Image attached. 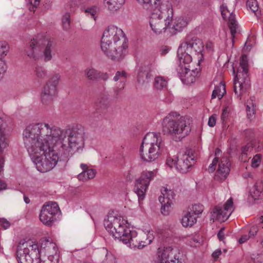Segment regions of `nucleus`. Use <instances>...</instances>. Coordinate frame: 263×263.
<instances>
[{
	"instance_id": "f257e3e1",
	"label": "nucleus",
	"mask_w": 263,
	"mask_h": 263,
	"mask_svg": "<svg viewBox=\"0 0 263 263\" xmlns=\"http://www.w3.org/2000/svg\"><path fill=\"white\" fill-rule=\"evenodd\" d=\"M45 127L46 123L30 124L23 132L25 147L30 156L36 157L34 162L41 172L51 170L57 164L59 156L62 157L51 134H43Z\"/></svg>"
},
{
	"instance_id": "f03ea898",
	"label": "nucleus",
	"mask_w": 263,
	"mask_h": 263,
	"mask_svg": "<svg viewBox=\"0 0 263 263\" xmlns=\"http://www.w3.org/2000/svg\"><path fill=\"white\" fill-rule=\"evenodd\" d=\"M43 129L45 136L51 134L53 141L62 153V157L67 158L84 146V130L83 128L62 130L60 127L46 123Z\"/></svg>"
},
{
	"instance_id": "7ed1b4c3",
	"label": "nucleus",
	"mask_w": 263,
	"mask_h": 263,
	"mask_svg": "<svg viewBox=\"0 0 263 263\" xmlns=\"http://www.w3.org/2000/svg\"><path fill=\"white\" fill-rule=\"evenodd\" d=\"M127 47V41L121 29L110 26L104 31L101 47L104 53L112 60H122Z\"/></svg>"
},
{
	"instance_id": "20e7f679",
	"label": "nucleus",
	"mask_w": 263,
	"mask_h": 263,
	"mask_svg": "<svg viewBox=\"0 0 263 263\" xmlns=\"http://www.w3.org/2000/svg\"><path fill=\"white\" fill-rule=\"evenodd\" d=\"M177 112H171L163 120L162 132L164 135L170 136L175 141H180L187 136L191 128L189 119Z\"/></svg>"
},
{
	"instance_id": "39448f33",
	"label": "nucleus",
	"mask_w": 263,
	"mask_h": 263,
	"mask_svg": "<svg viewBox=\"0 0 263 263\" xmlns=\"http://www.w3.org/2000/svg\"><path fill=\"white\" fill-rule=\"evenodd\" d=\"M53 42L48 40L43 34H39L29 42L26 48L27 56L34 61L43 58L47 62L52 59Z\"/></svg>"
},
{
	"instance_id": "423d86ee",
	"label": "nucleus",
	"mask_w": 263,
	"mask_h": 263,
	"mask_svg": "<svg viewBox=\"0 0 263 263\" xmlns=\"http://www.w3.org/2000/svg\"><path fill=\"white\" fill-rule=\"evenodd\" d=\"M163 146L160 134L147 133L140 147V158L146 162L156 161L160 157Z\"/></svg>"
},
{
	"instance_id": "0eeeda50",
	"label": "nucleus",
	"mask_w": 263,
	"mask_h": 263,
	"mask_svg": "<svg viewBox=\"0 0 263 263\" xmlns=\"http://www.w3.org/2000/svg\"><path fill=\"white\" fill-rule=\"evenodd\" d=\"M150 12L149 24L152 29L156 34L165 31L171 27V22L173 20V10L171 6L160 4L158 8L154 9Z\"/></svg>"
},
{
	"instance_id": "6e6552de",
	"label": "nucleus",
	"mask_w": 263,
	"mask_h": 263,
	"mask_svg": "<svg viewBox=\"0 0 263 263\" xmlns=\"http://www.w3.org/2000/svg\"><path fill=\"white\" fill-rule=\"evenodd\" d=\"M203 44L202 41L196 36L188 35L185 39V41L178 48L177 57L179 61L182 60L183 63H190L192 61L191 56L186 53L185 49L188 51L193 50L200 55V59L198 60V64L203 60Z\"/></svg>"
},
{
	"instance_id": "1a4fd4ad",
	"label": "nucleus",
	"mask_w": 263,
	"mask_h": 263,
	"mask_svg": "<svg viewBox=\"0 0 263 263\" xmlns=\"http://www.w3.org/2000/svg\"><path fill=\"white\" fill-rule=\"evenodd\" d=\"M16 258L18 263H41L40 252L37 244L30 241L20 242L17 247Z\"/></svg>"
},
{
	"instance_id": "9d476101",
	"label": "nucleus",
	"mask_w": 263,
	"mask_h": 263,
	"mask_svg": "<svg viewBox=\"0 0 263 263\" xmlns=\"http://www.w3.org/2000/svg\"><path fill=\"white\" fill-rule=\"evenodd\" d=\"M127 221L121 216L109 214L104 221L106 230L115 238L122 240L126 234L129 233V228L126 226Z\"/></svg>"
},
{
	"instance_id": "9b49d317",
	"label": "nucleus",
	"mask_w": 263,
	"mask_h": 263,
	"mask_svg": "<svg viewBox=\"0 0 263 263\" xmlns=\"http://www.w3.org/2000/svg\"><path fill=\"white\" fill-rule=\"evenodd\" d=\"M248 61L246 55H242L240 59L239 67L234 80V90L237 96L245 91L249 85L248 76Z\"/></svg>"
},
{
	"instance_id": "f8f14e48",
	"label": "nucleus",
	"mask_w": 263,
	"mask_h": 263,
	"mask_svg": "<svg viewBox=\"0 0 263 263\" xmlns=\"http://www.w3.org/2000/svg\"><path fill=\"white\" fill-rule=\"evenodd\" d=\"M61 80V76L55 73L51 76L45 85L41 93V99L44 105L50 104L57 93L58 86Z\"/></svg>"
},
{
	"instance_id": "ddd939ff",
	"label": "nucleus",
	"mask_w": 263,
	"mask_h": 263,
	"mask_svg": "<svg viewBox=\"0 0 263 263\" xmlns=\"http://www.w3.org/2000/svg\"><path fill=\"white\" fill-rule=\"evenodd\" d=\"M60 213L57 202H49L43 206L40 214V220L44 224L51 227L57 220L58 214Z\"/></svg>"
},
{
	"instance_id": "4468645a",
	"label": "nucleus",
	"mask_w": 263,
	"mask_h": 263,
	"mask_svg": "<svg viewBox=\"0 0 263 263\" xmlns=\"http://www.w3.org/2000/svg\"><path fill=\"white\" fill-rule=\"evenodd\" d=\"M155 171H144L140 177L136 180L135 191L139 200H142L145 195L146 189L151 180L156 175Z\"/></svg>"
},
{
	"instance_id": "2eb2a0df",
	"label": "nucleus",
	"mask_w": 263,
	"mask_h": 263,
	"mask_svg": "<svg viewBox=\"0 0 263 263\" xmlns=\"http://www.w3.org/2000/svg\"><path fill=\"white\" fill-rule=\"evenodd\" d=\"M189 63H183L182 60L179 61V64L177 68V73L181 81L187 85L193 83L199 72L198 69L190 70V66H187Z\"/></svg>"
},
{
	"instance_id": "dca6fc26",
	"label": "nucleus",
	"mask_w": 263,
	"mask_h": 263,
	"mask_svg": "<svg viewBox=\"0 0 263 263\" xmlns=\"http://www.w3.org/2000/svg\"><path fill=\"white\" fill-rule=\"evenodd\" d=\"M233 205V199L230 198L224 204L223 207L220 205L216 206L211 212V219L213 221L215 220L221 221H225L232 212Z\"/></svg>"
},
{
	"instance_id": "f3484780",
	"label": "nucleus",
	"mask_w": 263,
	"mask_h": 263,
	"mask_svg": "<svg viewBox=\"0 0 263 263\" xmlns=\"http://www.w3.org/2000/svg\"><path fill=\"white\" fill-rule=\"evenodd\" d=\"M194 156L191 150H186L181 155L176 162L177 170L182 173H186L195 163Z\"/></svg>"
},
{
	"instance_id": "a211bd4d",
	"label": "nucleus",
	"mask_w": 263,
	"mask_h": 263,
	"mask_svg": "<svg viewBox=\"0 0 263 263\" xmlns=\"http://www.w3.org/2000/svg\"><path fill=\"white\" fill-rule=\"evenodd\" d=\"M231 163L227 157H222L218 165V168L215 175V180L223 181L228 176L230 172Z\"/></svg>"
},
{
	"instance_id": "6ab92c4d",
	"label": "nucleus",
	"mask_w": 263,
	"mask_h": 263,
	"mask_svg": "<svg viewBox=\"0 0 263 263\" xmlns=\"http://www.w3.org/2000/svg\"><path fill=\"white\" fill-rule=\"evenodd\" d=\"M221 14L222 17L226 20L228 18L229 27L230 29L231 35L233 39L235 37V34L236 33V29L237 24L235 20V15L230 12L227 8V6L224 4H222L220 6Z\"/></svg>"
},
{
	"instance_id": "aec40b11",
	"label": "nucleus",
	"mask_w": 263,
	"mask_h": 263,
	"mask_svg": "<svg viewBox=\"0 0 263 263\" xmlns=\"http://www.w3.org/2000/svg\"><path fill=\"white\" fill-rule=\"evenodd\" d=\"M84 74L87 80L92 81H106L109 78V75L107 72L98 71L92 67H88L85 69L84 71Z\"/></svg>"
},
{
	"instance_id": "412c9836",
	"label": "nucleus",
	"mask_w": 263,
	"mask_h": 263,
	"mask_svg": "<svg viewBox=\"0 0 263 263\" xmlns=\"http://www.w3.org/2000/svg\"><path fill=\"white\" fill-rule=\"evenodd\" d=\"M158 257L160 263H181L176 258L172 248H164L162 251L158 252Z\"/></svg>"
},
{
	"instance_id": "4be33fe9",
	"label": "nucleus",
	"mask_w": 263,
	"mask_h": 263,
	"mask_svg": "<svg viewBox=\"0 0 263 263\" xmlns=\"http://www.w3.org/2000/svg\"><path fill=\"white\" fill-rule=\"evenodd\" d=\"M122 241L124 244L128 245L133 248L140 249V245L141 244L140 239V235H138L137 232L135 231L129 230V233L126 234L122 238Z\"/></svg>"
},
{
	"instance_id": "5701e85b",
	"label": "nucleus",
	"mask_w": 263,
	"mask_h": 263,
	"mask_svg": "<svg viewBox=\"0 0 263 263\" xmlns=\"http://www.w3.org/2000/svg\"><path fill=\"white\" fill-rule=\"evenodd\" d=\"M110 101L108 95L106 93L101 94L95 103L96 109L99 112H105L109 106Z\"/></svg>"
},
{
	"instance_id": "b1692460",
	"label": "nucleus",
	"mask_w": 263,
	"mask_h": 263,
	"mask_svg": "<svg viewBox=\"0 0 263 263\" xmlns=\"http://www.w3.org/2000/svg\"><path fill=\"white\" fill-rule=\"evenodd\" d=\"M99 257L102 263H116V258L111 252L105 248L99 252Z\"/></svg>"
},
{
	"instance_id": "393cba45",
	"label": "nucleus",
	"mask_w": 263,
	"mask_h": 263,
	"mask_svg": "<svg viewBox=\"0 0 263 263\" xmlns=\"http://www.w3.org/2000/svg\"><path fill=\"white\" fill-rule=\"evenodd\" d=\"M161 190L162 195L159 197V200L160 203L166 202V203H173L175 194L171 190H168L164 187Z\"/></svg>"
},
{
	"instance_id": "a878e982",
	"label": "nucleus",
	"mask_w": 263,
	"mask_h": 263,
	"mask_svg": "<svg viewBox=\"0 0 263 263\" xmlns=\"http://www.w3.org/2000/svg\"><path fill=\"white\" fill-rule=\"evenodd\" d=\"M142 5L143 7L148 11H152L154 9L158 8L160 6V0H137Z\"/></svg>"
},
{
	"instance_id": "bb28decb",
	"label": "nucleus",
	"mask_w": 263,
	"mask_h": 263,
	"mask_svg": "<svg viewBox=\"0 0 263 263\" xmlns=\"http://www.w3.org/2000/svg\"><path fill=\"white\" fill-rule=\"evenodd\" d=\"M197 221V216L193 215L191 212L187 211L183 216L181 223L183 227H192Z\"/></svg>"
},
{
	"instance_id": "cd10ccee",
	"label": "nucleus",
	"mask_w": 263,
	"mask_h": 263,
	"mask_svg": "<svg viewBox=\"0 0 263 263\" xmlns=\"http://www.w3.org/2000/svg\"><path fill=\"white\" fill-rule=\"evenodd\" d=\"M125 1V0H104L105 7L111 11L119 9Z\"/></svg>"
},
{
	"instance_id": "c85d7f7f",
	"label": "nucleus",
	"mask_w": 263,
	"mask_h": 263,
	"mask_svg": "<svg viewBox=\"0 0 263 263\" xmlns=\"http://www.w3.org/2000/svg\"><path fill=\"white\" fill-rule=\"evenodd\" d=\"M154 239L153 235L150 232L147 234L143 233L140 234V239L141 240V244L139 246L140 249H142L145 246L150 244Z\"/></svg>"
},
{
	"instance_id": "c756f323",
	"label": "nucleus",
	"mask_w": 263,
	"mask_h": 263,
	"mask_svg": "<svg viewBox=\"0 0 263 263\" xmlns=\"http://www.w3.org/2000/svg\"><path fill=\"white\" fill-rule=\"evenodd\" d=\"M154 86L157 90H162L167 86V81L161 76L156 77L155 79Z\"/></svg>"
},
{
	"instance_id": "7c9ffc66",
	"label": "nucleus",
	"mask_w": 263,
	"mask_h": 263,
	"mask_svg": "<svg viewBox=\"0 0 263 263\" xmlns=\"http://www.w3.org/2000/svg\"><path fill=\"white\" fill-rule=\"evenodd\" d=\"M225 92V85L222 84L221 82L220 86L215 87L214 90L213 91L212 99H215L217 97L220 100L223 97V94Z\"/></svg>"
},
{
	"instance_id": "2f4dec72",
	"label": "nucleus",
	"mask_w": 263,
	"mask_h": 263,
	"mask_svg": "<svg viewBox=\"0 0 263 263\" xmlns=\"http://www.w3.org/2000/svg\"><path fill=\"white\" fill-rule=\"evenodd\" d=\"M34 74L39 80H43L47 76V71L46 69L41 66H36L34 70Z\"/></svg>"
},
{
	"instance_id": "473e14b6",
	"label": "nucleus",
	"mask_w": 263,
	"mask_h": 263,
	"mask_svg": "<svg viewBox=\"0 0 263 263\" xmlns=\"http://www.w3.org/2000/svg\"><path fill=\"white\" fill-rule=\"evenodd\" d=\"M254 99V97H251L247 103L246 112L249 119H251L255 114V104L253 102Z\"/></svg>"
},
{
	"instance_id": "72a5a7b5",
	"label": "nucleus",
	"mask_w": 263,
	"mask_h": 263,
	"mask_svg": "<svg viewBox=\"0 0 263 263\" xmlns=\"http://www.w3.org/2000/svg\"><path fill=\"white\" fill-rule=\"evenodd\" d=\"M187 24V22L182 18H178L177 20H176L172 28L174 30L180 32L182 30V29L186 26ZM171 28V27H170Z\"/></svg>"
},
{
	"instance_id": "f704fd0d",
	"label": "nucleus",
	"mask_w": 263,
	"mask_h": 263,
	"mask_svg": "<svg viewBox=\"0 0 263 263\" xmlns=\"http://www.w3.org/2000/svg\"><path fill=\"white\" fill-rule=\"evenodd\" d=\"M189 209H190V211H188L191 212L194 216L201 214L204 210L203 206L199 203L192 205V207H189Z\"/></svg>"
},
{
	"instance_id": "c9c22d12",
	"label": "nucleus",
	"mask_w": 263,
	"mask_h": 263,
	"mask_svg": "<svg viewBox=\"0 0 263 263\" xmlns=\"http://www.w3.org/2000/svg\"><path fill=\"white\" fill-rule=\"evenodd\" d=\"M126 73L125 71H118L116 72L113 80L116 82L120 81L122 82H124L126 81Z\"/></svg>"
},
{
	"instance_id": "e433bc0d",
	"label": "nucleus",
	"mask_w": 263,
	"mask_h": 263,
	"mask_svg": "<svg viewBox=\"0 0 263 263\" xmlns=\"http://www.w3.org/2000/svg\"><path fill=\"white\" fill-rule=\"evenodd\" d=\"M70 14L68 13H65L62 18L63 27L64 30H68L70 28Z\"/></svg>"
},
{
	"instance_id": "4c0bfd02",
	"label": "nucleus",
	"mask_w": 263,
	"mask_h": 263,
	"mask_svg": "<svg viewBox=\"0 0 263 263\" xmlns=\"http://www.w3.org/2000/svg\"><path fill=\"white\" fill-rule=\"evenodd\" d=\"M9 49L7 43L0 42V57H4L7 55Z\"/></svg>"
},
{
	"instance_id": "58836bf2",
	"label": "nucleus",
	"mask_w": 263,
	"mask_h": 263,
	"mask_svg": "<svg viewBox=\"0 0 263 263\" xmlns=\"http://www.w3.org/2000/svg\"><path fill=\"white\" fill-rule=\"evenodd\" d=\"M2 121V119L0 118V152L7 146V143L5 142V138L1 127Z\"/></svg>"
},
{
	"instance_id": "ea45409f",
	"label": "nucleus",
	"mask_w": 263,
	"mask_h": 263,
	"mask_svg": "<svg viewBox=\"0 0 263 263\" xmlns=\"http://www.w3.org/2000/svg\"><path fill=\"white\" fill-rule=\"evenodd\" d=\"M247 6L253 12H255L258 10V5L256 0H248Z\"/></svg>"
},
{
	"instance_id": "a19ab883",
	"label": "nucleus",
	"mask_w": 263,
	"mask_h": 263,
	"mask_svg": "<svg viewBox=\"0 0 263 263\" xmlns=\"http://www.w3.org/2000/svg\"><path fill=\"white\" fill-rule=\"evenodd\" d=\"M161 213L163 215H167L170 212V209L172 203H166V202L161 203Z\"/></svg>"
},
{
	"instance_id": "79ce46f5",
	"label": "nucleus",
	"mask_w": 263,
	"mask_h": 263,
	"mask_svg": "<svg viewBox=\"0 0 263 263\" xmlns=\"http://www.w3.org/2000/svg\"><path fill=\"white\" fill-rule=\"evenodd\" d=\"M7 69V66L6 62L0 59V80L4 77Z\"/></svg>"
},
{
	"instance_id": "37998d69",
	"label": "nucleus",
	"mask_w": 263,
	"mask_h": 263,
	"mask_svg": "<svg viewBox=\"0 0 263 263\" xmlns=\"http://www.w3.org/2000/svg\"><path fill=\"white\" fill-rule=\"evenodd\" d=\"M260 156L259 154L256 155L252 160L251 165L253 167H258L260 163Z\"/></svg>"
},
{
	"instance_id": "c03bdc74",
	"label": "nucleus",
	"mask_w": 263,
	"mask_h": 263,
	"mask_svg": "<svg viewBox=\"0 0 263 263\" xmlns=\"http://www.w3.org/2000/svg\"><path fill=\"white\" fill-rule=\"evenodd\" d=\"M254 263H263V253L257 254V255H253L252 257Z\"/></svg>"
},
{
	"instance_id": "a18cd8bd",
	"label": "nucleus",
	"mask_w": 263,
	"mask_h": 263,
	"mask_svg": "<svg viewBox=\"0 0 263 263\" xmlns=\"http://www.w3.org/2000/svg\"><path fill=\"white\" fill-rule=\"evenodd\" d=\"M258 231V227L256 226H252L249 231V234L248 235L250 238L254 237L256 234H257V232Z\"/></svg>"
},
{
	"instance_id": "49530a36",
	"label": "nucleus",
	"mask_w": 263,
	"mask_h": 263,
	"mask_svg": "<svg viewBox=\"0 0 263 263\" xmlns=\"http://www.w3.org/2000/svg\"><path fill=\"white\" fill-rule=\"evenodd\" d=\"M229 115V111L228 110V108L226 107L222 110V112L221 115V120L222 121V123L223 124L226 122V119L228 118Z\"/></svg>"
},
{
	"instance_id": "de8ad7c7",
	"label": "nucleus",
	"mask_w": 263,
	"mask_h": 263,
	"mask_svg": "<svg viewBox=\"0 0 263 263\" xmlns=\"http://www.w3.org/2000/svg\"><path fill=\"white\" fill-rule=\"evenodd\" d=\"M87 171V176L86 177L88 178V180L93 178L96 174V171L92 168L88 169Z\"/></svg>"
},
{
	"instance_id": "09e8293b",
	"label": "nucleus",
	"mask_w": 263,
	"mask_h": 263,
	"mask_svg": "<svg viewBox=\"0 0 263 263\" xmlns=\"http://www.w3.org/2000/svg\"><path fill=\"white\" fill-rule=\"evenodd\" d=\"M141 75H144V77H145V78L147 79H149L151 76L150 73L148 72H147V71H139V73H138V81L139 83L141 82V80H140Z\"/></svg>"
},
{
	"instance_id": "8fccbe9b",
	"label": "nucleus",
	"mask_w": 263,
	"mask_h": 263,
	"mask_svg": "<svg viewBox=\"0 0 263 263\" xmlns=\"http://www.w3.org/2000/svg\"><path fill=\"white\" fill-rule=\"evenodd\" d=\"M0 225L5 229L8 228L10 226V222L5 218H0Z\"/></svg>"
},
{
	"instance_id": "3c124183",
	"label": "nucleus",
	"mask_w": 263,
	"mask_h": 263,
	"mask_svg": "<svg viewBox=\"0 0 263 263\" xmlns=\"http://www.w3.org/2000/svg\"><path fill=\"white\" fill-rule=\"evenodd\" d=\"M216 118L215 115H213L209 118L208 125L210 127H214L216 124Z\"/></svg>"
},
{
	"instance_id": "603ef678",
	"label": "nucleus",
	"mask_w": 263,
	"mask_h": 263,
	"mask_svg": "<svg viewBox=\"0 0 263 263\" xmlns=\"http://www.w3.org/2000/svg\"><path fill=\"white\" fill-rule=\"evenodd\" d=\"M253 190H254V193H253L254 194L253 195L252 194V196L253 198H254L255 199H256L257 198H258L261 192L258 189V187L256 184H255L254 185Z\"/></svg>"
},
{
	"instance_id": "864d4df0",
	"label": "nucleus",
	"mask_w": 263,
	"mask_h": 263,
	"mask_svg": "<svg viewBox=\"0 0 263 263\" xmlns=\"http://www.w3.org/2000/svg\"><path fill=\"white\" fill-rule=\"evenodd\" d=\"M224 228H221L220 230L219 231L218 234H217V237L219 240L220 241H223L224 238Z\"/></svg>"
},
{
	"instance_id": "5fc2aeb1",
	"label": "nucleus",
	"mask_w": 263,
	"mask_h": 263,
	"mask_svg": "<svg viewBox=\"0 0 263 263\" xmlns=\"http://www.w3.org/2000/svg\"><path fill=\"white\" fill-rule=\"evenodd\" d=\"M87 176V171H83L81 173H80L78 175V178L79 180L82 181H86L88 180V178L86 177Z\"/></svg>"
},
{
	"instance_id": "6e6d98bb",
	"label": "nucleus",
	"mask_w": 263,
	"mask_h": 263,
	"mask_svg": "<svg viewBox=\"0 0 263 263\" xmlns=\"http://www.w3.org/2000/svg\"><path fill=\"white\" fill-rule=\"evenodd\" d=\"M124 84H123V86L121 88L116 87L114 88V95L116 98H117L119 96L121 91L124 89Z\"/></svg>"
},
{
	"instance_id": "4d7b16f0",
	"label": "nucleus",
	"mask_w": 263,
	"mask_h": 263,
	"mask_svg": "<svg viewBox=\"0 0 263 263\" xmlns=\"http://www.w3.org/2000/svg\"><path fill=\"white\" fill-rule=\"evenodd\" d=\"M176 162H177V161L174 160L173 159H172L171 158H168L166 160V164L170 167H172L174 165L176 166Z\"/></svg>"
},
{
	"instance_id": "13d9d810",
	"label": "nucleus",
	"mask_w": 263,
	"mask_h": 263,
	"mask_svg": "<svg viewBox=\"0 0 263 263\" xmlns=\"http://www.w3.org/2000/svg\"><path fill=\"white\" fill-rule=\"evenodd\" d=\"M251 238L248 235H242L239 239V242L240 243H243L246 242L247 240Z\"/></svg>"
},
{
	"instance_id": "bf43d9fd",
	"label": "nucleus",
	"mask_w": 263,
	"mask_h": 263,
	"mask_svg": "<svg viewBox=\"0 0 263 263\" xmlns=\"http://www.w3.org/2000/svg\"><path fill=\"white\" fill-rule=\"evenodd\" d=\"M221 254V251L220 250H217L213 253L212 256L214 259H217Z\"/></svg>"
},
{
	"instance_id": "052dcab7",
	"label": "nucleus",
	"mask_w": 263,
	"mask_h": 263,
	"mask_svg": "<svg viewBox=\"0 0 263 263\" xmlns=\"http://www.w3.org/2000/svg\"><path fill=\"white\" fill-rule=\"evenodd\" d=\"M47 243H48V245H49V246H47L48 248V249L52 248L54 249L55 253H57L58 248L56 247L54 243H53L49 242V241H47Z\"/></svg>"
},
{
	"instance_id": "680f3d73",
	"label": "nucleus",
	"mask_w": 263,
	"mask_h": 263,
	"mask_svg": "<svg viewBox=\"0 0 263 263\" xmlns=\"http://www.w3.org/2000/svg\"><path fill=\"white\" fill-rule=\"evenodd\" d=\"M30 4L33 7H36L40 4V0H28Z\"/></svg>"
},
{
	"instance_id": "e2e57ef3",
	"label": "nucleus",
	"mask_w": 263,
	"mask_h": 263,
	"mask_svg": "<svg viewBox=\"0 0 263 263\" xmlns=\"http://www.w3.org/2000/svg\"><path fill=\"white\" fill-rule=\"evenodd\" d=\"M205 47L208 50H213V44L211 42H208L205 45Z\"/></svg>"
},
{
	"instance_id": "0e129e2a",
	"label": "nucleus",
	"mask_w": 263,
	"mask_h": 263,
	"mask_svg": "<svg viewBox=\"0 0 263 263\" xmlns=\"http://www.w3.org/2000/svg\"><path fill=\"white\" fill-rule=\"evenodd\" d=\"M6 187V184L4 182L0 180V191L5 189Z\"/></svg>"
},
{
	"instance_id": "69168bd1",
	"label": "nucleus",
	"mask_w": 263,
	"mask_h": 263,
	"mask_svg": "<svg viewBox=\"0 0 263 263\" xmlns=\"http://www.w3.org/2000/svg\"><path fill=\"white\" fill-rule=\"evenodd\" d=\"M216 169V166L214 165H213V164H211L209 166V172H214Z\"/></svg>"
},
{
	"instance_id": "338daca9",
	"label": "nucleus",
	"mask_w": 263,
	"mask_h": 263,
	"mask_svg": "<svg viewBox=\"0 0 263 263\" xmlns=\"http://www.w3.org/2000/svg\"><path fill=\"white\" fill-rule=\"evenodd\" d=\"M218 158L217 157H215L213 160L212 164H213V165H215L216 166L217 164V163H218Z\"/></svg>"
},
{
	"instance_id": "774afa93",
	"label": "nucleus",
	"mask_w": 263,
	"mask_h": 263,
	"mask_svg": "<svg viewBox=\"0 0 263 263\" xmlns=\"http://www.w3.org/2000/svg\"><path fill=\"white\" fill-rule=\"evenodd\" d=\"M53 258L54 256L52 255H49L48 257V261H50L51 263H56L55 261H53Z\"/></svg>"
}]
</instances>
